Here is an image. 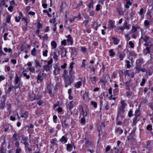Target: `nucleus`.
<instances>
[{
    "label": "nucleus",
    "instance_id": "f257e3e1",
    "mask_svg": "<svg viewBox=\"0 0 153 153\" xmlns=\"http://www.w3.org/2000/svg\"><path fill=\"white\" fill-rule=\"evenodd\" d=\"M74 64V63L72 62H71L70 64L68 69L70 76L64 78L65 87H67L68 85H71L74 79V76L71 74V73L72 71L73 65Z\"/></svg>",
    "mask_w": 153,
    "mask_h": 153
},
{
    "label": "nucleus",
    "instance_id": "f03ea898",
    "mask_svg": "<svg viewBox=\"0 0 153 153\" xmlns=\"http://www.w3.org/2000/svg\"><path fill=\"white\" fill-rule=\"evenodd\" d=\"M143 63V60L142 58H139L136 60L135 68L137 71L138 73L140 71H142L143 72L145 71V69L141 68L142 64Z\"/></svg>",
    "mask_w": 153,
    "mask_h": 153
},
{
    "label": "nucleus",
    "instance_id": "7ed1b4c3",
    "mask_svg": "<svg viewBox=\"0 0 153 153\" xmlns=\"http://www.w3.org/2000/svg\"><path fill=\"white\" fill-rule=\"evenodd\" d=\"M52 63L53 59L51 58V59L49 61H48L47 64L43 66L44 70L47 72L50 71L51 68H52Z\"/></svg>",
    "mask_w": 153,
    "mask_h": 153
},
{
    "label": "nucleus",
    "instance_id": "20e7f679",
    "mask_svg": "<svg viewBox=\"0 0 153 153\" xmlns=\"http://www.w3.org/2000/svg\"><path fill=\"white\" fill-rule=\"evenodd\" d=\"M117 12L119 16L123 15L124 11L122 9L121 5L120 4H118L116 7Z\"/></svg>",
    "mask_w": 153,
    "mask_h": 153
},
{
    "label": "nucleus",
    "instance_id": "39448f33",
    "mask_svg": "<svg viewBox=\"0 0 153 153\" xmlns=\"http://www.w3.org/2000/svg\"><path fill=\"white\" fill-rule=\"evenodd\" d=\"M127 21H125L123 23V27L124 29L127 30H129L130 27V25L128 24V18H127Z\"/></svg>",
    "mask_w": 153,
    "mask_h": 153
},
{
    "label": "nucleus",
    "instance_id": "423d86ee",
    "mask_svg": "<svg viewBox=\"0 0 153 153\" xmlns=\"http://www.w3.org/2000/svg\"><path fill=\"white\" fill-rule=\"evenodd\" d=\"M149 38V37L147 36L144 33L143 34L141 32V36L140 39H142L145 42H147Z\"/></svg>",
    "mask_w": 153,
    "mask_h": 153
},
{
    "label": "nucleus",
    "instance_id": "0eeeda50",
    "mask_svg": "<svg viewBox=\"0 0 153 153\" xmlns=\"http://www.w3.org/2000/svg\"><path fill=\"white\" fill-rule=\"evenodd\" d=\"M59 55V51H58L57 52L56 51L53 52V58L55 62H56L58 60V57Z\"/></svg>",
    "mask_w": 153,
    "mask_h": 153
},
{
    "label": "nucleus",
    "instance_id": "6e6552de",
    "mask_svg": "<svg viewBox=\"0 0 153 153\" xmlns=\"http://www.w3.org/2000/svg\"><path fill=\"white\" fill-rule=\"evenodd\" d=\"M80 110H81V113L80 114V116L81 117L82 115V117H85L87 116V113L85 111H84L83 109V107L82 106L80 108Z\"/></svg>",
    "mask_w": 153,
    "mask_h": 153
},
{
    "label": "nucleus",
    "instance_id": "1a4fd4ad",
    "mask_svg": "<svg viewBox=\"0 0 153 153\" xmlns=\"http://www.w3.org/2000/svg\"><path fill=\"white\" fill-rule=\"evenodd\" d=\"M124 1H125L126 3V4L124 5V7L125 8H128L129 6L132 4V3L131 2L130 0H123Z\"/></svg>",
    "mask_w": 153,
    "mask_h": 153
},
{
    "label": "nucleus",
    "instance_id": "9d476101",
    "mask_svg": "<svg viewBox=\"0 0 153 153\" xmlns=\"http://www.w3.org/2000/svg\"><path fill=\"white\" fill-rule=\"evenodd\" d=\"M125 111V109L119 107L118 111V113L119 115H123Z\"/></svg>",
    "mask_w": 153,
    "mask_h": 153
},
{
    "label": "nucleus",
    "instance_id": "9b49d317",
    "mask_svg": "<svg viewBox=\"0 0 153 153\" xmlns=\"http://www.w3.org/2000/svg\"><path fill=\"white\" fill-rule=\"evenodd\" d=\"M82 80L76 82L74 85V87L76 88H78L80 87L82 85Z\"/></svg>",
    "mask_w": 153,
    "mask_h": 153
},
{
    "label": "nucleus",
    "instance_id": "f8f14e48",
    "mask_svg": "<svg viewBox=\"0 0 153 153\" xmlns=\"http://www.w3.org/2000/svg\"><path fill=\"white\" fill-rule=\"evenodd\" d=\"M121 105L120 107L125 109L127 104L126 103L124 100H121L120 101Z\"/></svg>",
    "mask_w": 153,
    "mask_h": 153
},
{
    "label": "nucleus",
    "instance_id": "ddd939ff",
    "mask_svg": "<svg viewBox=\"0 0 153 153\" xmlns=\"http://www.w3.org/2000/svg\"><path fill=\"white\" fill-rule=\"evenodd\" d=\"M66 37L68 38L67 40V41L69 43H70L71 45H72L73 43V39L71 37V35H68Z\"/></svg>",
    "mask_w": 153,
    "mask_h": 153
},
{
    "label": "nucleus",
    "instance_id": "4468645a",
    "mask_svg": "<svg viewBox=\"0 0 153 153\" xmlns=\"http://www.w3.org/2000/svg\"><path fill=\"white\" fill-rule=\"evenodd\" d=\"M151 46V45H150L149 47H146V48L143 50V52L144 54H147V53H150V48Z\"/></svg>",
    "mask_w": 153,
    "mask_h": 153
},
{
    "label": "nucleus",
    "instance_id": "2eb2a0df",
    "mask_svg": "<svg viewBox=\"0 0 153 153\" xmlns=\"http://www.w3.org/2000/svg\"><path fill=\"white\" fill-rule=\"evenodd\" d=\"M68 105L69 106V109L71 110L75 105V103L73 101H70Z\"/></svg>",
    "mask_w": 153,
    "mask_h": 153
},
{
    "label": "nucleus",
    "instance_id": "dca6fc26",
    "mask_svg": "<svg viewBox=\"0 0 153 153\" xmlns=\"http://www.w3.org/2000/svg\"><path fill=\"white\" fill-rule=\"evenodd\" d=\"M100 24L98 23V22L97 21H96L94 22L93 24V27L95 30H97L98 27L100 26Z\"/></svg>",
    "mask_w": 153,
    "mask_h": 153
},
{
    "label": "nucleus",
    "instance_id": "f3484780",
    "mask_svg": "<svg viewBox=\"0 0 153 153\" xmlns=\"http://www.w3.org/2000/svg\"><path fill=\"white\" fill-rule=\"evenodd\" d=\"M119 56V57L120 60L122 61L123 60L125 56V53H121L119 52L118 53Z\"/></svg>",
    "mask_w": 153,
    "mask_h": 153
},
{
    "label": "nucleus",
    "instance_id": "a211bd4d",
    "mask_svg": "<svg viewBox=\"0 0 153 153\" xmlns=\"http://www.w3.org/2000/svg\"><path fill=\"white\" fill-rule=\"evenodd\" d=\"M21 80L20 78L18 76L17 74H16V77L15 80V85L17 84Z\"/></svg>",
    "mask_w": 153,
    "mask_h": 153
},
{
    "label": "nucleus",
    "instance_id": "6ab92c4d",
    "mask_svg": "<svg viewBox=\"0 0 153 153\" xmlns=\"http://www.w3.org/2000/svg\"><path fill=\"white\" fill-rule=\"evenodd\" d=\"M28 111H26L24 113L21 114L20 117H24L27 118L28 117Z\"/></svg>",
    "mask_w": 153,
    "mask_h": 153
},
{
    "label": "nucleus",
    "instance_id": "aec40b11",
    "mask_svg": "<svg viewBox=\"0 0 153 153\" xmlns=\"http://www.w3.org/2000/svg\"><path fill=\"white\" fill-rule=\"evenodd\" d=\"M60 141L64 143H65L67 142V139L65 136H63L60 140Z\"/></svg>",
    "mask_w": 153,
    "mask_h": 153
},
{
    "label": "nucleus",
    "instance_id": "412c9836",
    "mask_svg": "<svg viewBox=\"0 0 153 153\" xmlns=\"http://www.w3.org/2000/svg\"><path fill=\"white\" fill-rule=\"evenodd\" d=\"M72 146L71 144H68L67 145L66 149L68 151L70 152L72 149Z\"/></svg>",
    "mask_w": 153,
    "mask_h": 153
},
{
    "label": "nucleus",
    "instance_id": "4be33fe9",
    "mask_svg": "<svg viewBox=\"0 0 153 153\" xmlns=\"http://www.w3.org/2000/svg\"><path fill=\"white\" fill-rule=\"evenodd\" d=\"M43 79V78L42 76L41 75L38 74L37 76V83H40V81L42 80Z\"/></svg>",
    "mask_w": 153,
    "mask_h": 153
},
{
    "label": "nucleus",
    "instance_id": "5701e85b",
    "mask_svg": "<svg viewBox=\"0 0 153 153\" xmlns=\"http://www.w3.org/2000/svg\"><path fill=\"white\" fill-rule=\"evenodd\" d=\"M90 79L92 83H96V77L95 76H91L90 77Z\"/></svg>",
    "mask_w": 153,
    "mask_h": 153
},
{
    "label": "nucleus",
    "instance_id": "b1692460",
    "mask_svg": "<svg viewBox=\"0 0 153 153\" xmlns=\"http://www.w3.org/2000/svg\"><path fill=\"white\" fill-rule=\"evenodd\" d=\"M62 126L63 127L66 128L68 126V124L66 122V120H65L64 121L61 122Z\"/></svg>",
    "mask_w": 153,
    "mask_h": 153
},
{
    "label": "nucleus",
    "instance_id": "393cba45",
    "mask_svg": "<svg viewBox=\"0 0 153 153\" xmlns=\"http://www.w3.org/2000/svg\"><path fill=\"white\" fill-rule=\"evenodd\" d=\"M112 39L113 41L114 44L116 45H117L118 44L119 41L115 37H112Z\"/></svg>",
    "mask_w": 153,
    "mask_h": 153
},
{
    "label": "nucleus",
    "instance_id": "a878e982",
    "mask_svg": "<svg viewBox=\"0 0 153 153\" xmlns=\"http://www.w3.org/2000/svg\"><path fill=\"white\" fill-rule=\"evenodd\" d=\"M51 46L53 48H55L57 46V44L54 41H53L51 42Z\"/></svg>",
    "mask_w": 153,
    "mask_h": 153
},
{
    "label": "nucleus",
    "instance_id": "bb28decb",
    "mask_svg": "<svg viewBox=\"0 0 153 153\" xmlns=\"http://www.w3.org/2000/svg\"><path fill=\"white\" fill-rule=\"evenodd\" d=\"M119 31V32L120 33H122L125 29L122 26H119L117 29Z\"/></svg>",
    "mask_w": 153,
    "mask_h": 153
},
{
    "label": "nucleus",
    "instance_id": "cd10ccee",
    "mask_svg": "<svg viewBox=\"0 0 153 153\" xmlns=\"http://www.w3.org/2000/svg\"><path fill=\"white\" fill-rule=\"evenodd\" d=\"M57 142V140L56 138H53L51 140V143L53 145L56 144Z\"/></svg>",
    "mask_w": 153,
    "mask_h": 153
},
{
    "label": "nucleus",
    "instance_id": "c85d7f7f",
    "mask_svg": "<svg viewBox=\"0 0 153 153\" xmlns=\"http://www.w3.org/2000/svg\"><path fill=\"white\" fill-rule=\"evenodd\" d=\"M137 27H135L134 26H133L132 27V29L131 30V31L132 33H134L136 32L137 30Z\"/></svg>",
    "mask_w": 153,
    "mask_h": 153
},
{
    "label": "nucleus",
    "instance_id": "c756f323",
    "mask_svg": "<svg viewBox=\"0 0 153 153\" xmlns=\"http://www.w3.org/2000/svg\"><path fill=\"white\" fill-rule=\"evenodd\" d=\"M109 53V56L111 57H113L115 54V53L114 52L113 50L112 49H110Z\"/></svg>",
    "mask_w": 153,
    "mask_h": 153
},
{
    "label": "nucleus",
    "instance_id": "7c9ffc66",
    "mask_svg": "<svg viewBox=\"0 0 153 153\" xmlns=\"http://www.w3.org/2000/svg\"><path fill=\"white\" fill-rule=\"evenodd\" d=\"M115 132H118L119 134H121L123 132V130L122 129L118 128L116 129Z\"/></svg>",
    "mask_w": 153,
    "mask_h": 153
},
{
    "label": "nucleus",
    "instance_id": "2f4dec72",
    "mask_svg": "<svg viewBox=\"0 0 153 153\" xmlns=\"http://www.w3.org/2000/svg\"><path fill=\"white\" fill-rule=\"evenodd\" d=\"M85 144L87 147H88L90 145H92V143L90 142L88 140H87L85 142Z\"/></svg>",
    "mask_w": 153,
    "mask_h": 153
},
{
    "label": "nucleus",
    "instance_id": "473e14b6",
    "mask_svg": "<svg viewBox=\"0 0 153 153\" xmlns=\"http://www.w3.org/2000/svg\"><path fill=\"white\" fill-rule=\"evenodd\" d=\"M91 103L95 108H97V104L96 102L93 101H91Z\"/></svg>",
    "mask_w": 153,
    "mask_h": 153
},
{
    "label": "nucleus",
    "instance_id": "72a5a7b5",
    "mask_svg": "<svg viewBox=\"0 0 153 153\" xmlns=\"http://www.w3.org/2000/svg\"><path fill=\"white\" fill-rule=\"evenodd\" d=\"M35 66L36 67H39V68H40L41 67V65L40 64V63L39 62L36 60H35Z\"/></svg>",
    "mask_w": 153,
    "mask_h": 153
},
{
    "label": "nucleus",
    "instance_id": "f704fd0d",
    "mask_svg": "<svg viewBox=\"0 0 153 153\" xmlns=\"http://www.w3.org/2000/svg\"><path fill=\"white\" fill-rule=\"evenodd\" d=\"M36 52V48H34L31 51V54L33 56H35Z\"/></svg>",
    "mask_w": 153,
    "mask_h": 153
},
{
    "label": "nucleus",
    "instance_id": "c9c22d12",
    "mask_svg": "<svg viewBox=\"0 0 153 153\" xmlns=\"http://www.w3.org/2000/svg\"><path fill=\"white\" fill-rule=\"evenodd\" d=\"M125 62L126 63V67L127 68H130L131 66L130 61L129 60H127Z\"/></svg>",
    "mask_w": 153,
    "mask_h": 153
},
{
    "label": "nucleus",
    "instance_id": "e433bc0d",
    "mask_svg": "<svg viewBox=\"0 0 153 153\" xmlns=\"http://www.w3.org/2000/svg\"><path fill=\"white\" fill-rule=\"evenodd\" d=\"M126 94L127 97L130 98L132 94L130 91H127L126 93Z\"/></svg>",
    "mask_w": 153,
    "mask_h": 153
},
{
    "label": "nucleus",
    "instance_id": "4c0bfd02",
    "mask_svg": "<svg viewBox=\"0 0 153 153\" xmlns=\"http://www.w3.org/2000/svg\"><path fill=\"white\" fill-rule=\"evenodd\" d=\"M140 110L138 109H136L135 112V116L136 117H139L140 115L139 113Z\"/></svg>",
    "mask_w": 153,
    "mask_h": 153
},
{
    "label": "nucleus",
    "instance_id": "58836bf2",
    "mask_svg": "<svg viewBox=\"0 0 153 153\" xmlns=\"http://www.w3.org/2000/svg\"><path fill=\"white\" fill-rule=\"evenodd\" d=\"M88 92H86V91H85L84 94L82 95L83 99L85 100V98H86L88 96Z\"/></svg>",
    "mask_w": 153,
    "mask_h": 153
},
{
    "label": "nucleus",
    "instance_id": "ea45409f",
    "mask_svg": "<svg viewBox=\"0 0 153 153\" xmlns=\"http://www.w3.org/2000/svg\"><path fill=\"white\" fill-rule=\"evenodd\" d=\"M0 153H6V149L3 146L0 147Z\"/></svg>",
    "mask_w": 153,
    "mask_h": 153
},
{
    "label": "nucleus",
    "instance_id": "a19ab883",
    "mask_svg": "<svg viewBox=\"0 0 153 153\" xmlns=\"http://www.w3.org/2000/svg\"><path fill=\"white\" fill-rule=\"evenodd\" d=\"M93 1L91 0L90 1V3L88 5V6L89 8H93V4H94Z\"/></svg>",
    "mask_w": 153,
    "mask_h": 153
},
{
    "label": "nucleus",
    "instance_id": "79ce46f5",
    "mask_svg": "<svg viewBox=\"0 0 153 153\" xmlns=\"http://www.w3.org/2000/svg\"><path fill=\"white\" fill-rule=\"evenodd\" d=\"M137 117H136L135 116L133 118V125H136L137 122Z\"/></svg>",
    "mask_w": 153,
    "mask_h": 153
},
{
    "label": "nucleus",
    "instance_id": "37998d69",
    "mask_svg": "<svg viewBox=\"0 0 153 153\" xmlns=\"http://www.w3.org/2000/svg\"><path fill=\"white\" fill-rule=\"evenodd\" d=\"M68 72L67 71L66 69H64V73L62 75V76L64 78L68 77L67 76V74H68Z\"/></svg>",
    "mask_w": 153,
    "mask_h": 153
},
{
    "label": "nucleus",
    "instance_id": "c03bdc74",
    "mask_svg": "<svg viewBox=\"0 0 153 153\" xmlns=\"http://www.w3.org/2000/svg\"><path fill=\"white\" fill-rule=\"evenodd\" d=\"M72 52L74 53H77V49L76 48H75L74 47H72L71 48Z\"/></svg>",
    "mask_w": 153,
    "mask_h": 153
},
{
    "label": "nucleus",
    "instance_id": "a18cd8bd",
    "mask_svg": "<svg viewBox=\"0 0 153 153\" xmlns=\"http://www.w3.org/2000/svg\"><path fill=\"white\" fill-rule=\"evenodd\" d=\"M114 22H112V21H111L109 24V28H113L114 26Z\"/></svg>",
    "mask_w": 153,
    "mask_h": 153
},
{
    "label": "nucleus",
    "instance_id": "49530a36",
    "mask_svg": "<svg viewBox=\"0 0 153 153\" xmlns=\"http://www.w3.org/2000/svg\"><path fill=\"white\" fill-rule=\"evenodd\" d=\"M81 50L83 53H85L87 52V48L85 47H82L81 48Z\"/></svg>",
    "mask_w": 153,
    "mask_h": 153
},
{
    "label": "nucleus",
    "instance_id": "de8ad7c7",
    "mask_svg": "<svg viewBox=\"0 0 153 153\" xmlns=\"http://www.w3.org/2000/svg\"><path fill=\"white\" fill-rule=\"evenodd\" d=\"M118 151L119 150L116 147L114 148L112 150V153H118Z\"/></svg>",
    "mask_w": 153,
    "mask_h": 153
},
{
    "label": "nucleus",
    "instance_id": "09e8293b",
    "mask_svg": "<svg viewBox=\"0 0 153 153\" xmlns=\"http://www.w3.org/2000/svg\"><path fill=\"white\" fill-rule=\"evenodd\" d=\"M133 111L131 109H130L129 111L128 112V117H131V116H133Z\"/></svg>",
    "mask_w": 153,
    "mask_h": 153
},
{
    "label": "nucleus",
    "instance_id": "8fccbe9b",
    "mask_svg": "<svg viewBox=\"0 0 153 153\" xmlns=\"http://www.w3.org/2000/svg\"><path fill=\"white\" fill-rule=\"evenodd\" d=\"M16 153H21L22 152L21 148H17L16 149Z\"/></svg>",
    "mask_w": 153,
    "mask_h": 153
},
{
    "label": "nucleus",
    "instance_id": "3c124183",
    "mask_svg": "<svg viewBox=\"0 0 153 153\" xmlns=\"http://www.w3.org/2000/svg\"><path fill=\"white\" fill-rule=\"evenodd\" d=\"M129 45L131 48H133L134 46V43L131 41H130L129 42Z\"/></svg>",
    "mask_w": 153,
    "mask_h": 153
},
{
    "label": "nucleus",
    "instance_id": "603ef678",
    "mask_svg": "<svg viewBox=\"0 0 153 153\" xmlns=\"http://www.w3.org/2000/svg\"><path fill=\"white\" fill-rule=\"evenodd\" d=\"M81 123L84 124L85 123V117H82L81 119Z\"/></svg>",
    "mask_w": 153,
    "mask_h": 153
},
{
    "label": "nucleus",
    "instance_id": "864d4df0",
    "mask_svg": "<svg viewBox=\"0 0 153 153\" xmlns=\"http://www.w3.org/2000/svg\"><path fill=\"white\" fill-rule=\"evenodd\" d=\"M23 75L24 77H26L27 79H29L30 78V76L29 75H27L26 73H23Z\"/></svg>",
    "mask_w": 153,
    "mask_h": 153
},
{
    "label": "nucleus",
    "instance_id": "5fc2aeb1",
    "mask_svg": "<svg viewBox=\"0 0 153 153\" xmlns=\"http://www.w3.org/2000/svg\"><path fill=\"white\" fill-rule=\"evenodd\" d=\"M4 51L5 52H7L8 51L9 53H10L12 51V49L9 48L8 49L6 48H4Z\"/></svg>",
    "mask_w": 153,
    "mask_h": 153
},
{
    "label": "nucleus",
    "instance_id": "6e6d98bb",
    "mask_svg": "<svg viewBox=\"0 0 153 153\" xmlns=\"http://www.w3.org/2000/svg\"><path fill=\"white\" fill-rule=\"evenodd\" d=\"M48 51L47 50H45V51L43 52V55L44 56L46 57L47 56V53Z\"/></svg>",
    "mask_w": 153,
    "mask_h": 153
},
{
    "label": "nucleus",
    "instance_id": "4d7b16f0",
    "mask_svg": "<svg viewBox=\"0 0 153 153\" xmlns=\"http://www.w3.org/2000/svg\"><path fill=\"white\" fill-rule=\"evenodd\" d=\"M146 129L148 130L151 131L152 129V126L151 125H148L146 127Z\"/></svg>",
    "mask_w": 153,
    "mask_h": 153
},
{
    "label": "nucleus",
    "instance_id": "13d9d810",
    "mask_svg": "<svg viewBox=\"0 0 153 153\" xmlns=\"http://www.w3.org/2000/svg\"><path fill=\"white\" fill-rule=\"evenodd\" d=\"M29 70L30 72H31L32 73L34 72L35 71V69L33 67H31L29 68Z\"/></svg>",
    "mask_w": 153,
    "mask_h": 153
},
{
    "label": "nucleus",
    "instance_id": "bf43d9fd",
    "mask_svg": "<svg viewBox=\"0 0 153 153\" xmlns=\"http://www.w3.org/2000/svg\"><path fill=\"white\" fill-rule=\"evenodd\" d=\"M105 108L106 110H107L109 109V104L107 102H105Z\"/></svg>",
    "mask_w": 153,
    "mask_h": 153
},
{
    "label": "nucleus",
    "instance_id": "052dcab7",
    "mask_svg": "<svg viewBox=\"0 0 153 153\" xmlns=\"http://www.w3.org/2000/svg\"><path fill=\"white\" fill-rule=\"evenodd\" d=\"M26 150H27L28 152L29 153H31V151H32V149L30 147H27V148H26L25 149Z\"/></svg>",
    "mask_w": 153,
    "mask_h": 153
},
{
    "label": "nucleus",
    "instance_id": "680f3d73",
    "mask_svg": "<svg viewBox=\"0 0 153 153\" xmlns=\"http://www.w3.org/2000/svg\"><path fill=\"white\" fill-rule=\"evenodd\" d=\"M10 18H11V16L10 15H8L7 16V21H6L8 23H9L10 22Z\"/></svg>",
    "mask_w": 153,
    "mask_h": 153
},
{
    "label": "nucleus",
    "instance_id": "e2e57ef3",
    "mask_svg": "<svg viewBox=\"0 0 153 153\" xmlns=\"http://www.w3.org/2000/svg\"><path fill=\"white\" fill-rule=\"evenodd\" d=\"M144 24L145 26L146 27L149 25V22L148 21L145 20L144 22Z\"/></svg>",
    "mask_w": 153,
    "mask_h": 153
},
{
    "label": "nucleus",
    "instance_id": "0e129e2a",
    "mask_svg": "<svg viewBox=\"0 0 153 153\" xmlns=\"http://www.w3.org/2000/svg\"><path fill=\"white\" fill-rule=\"evenodd\" d=\"M99 82H102L104 84V85H105L106 83L107 82V81L104 80L102 79H100V80Z\"/></svg>",
    "mask_w": 153,
    "mask_h": 153
},
{
    "label": "nucleus",
    "instance_id": "69168bd1",
    "mask_svg": "<svg viewBox=\"0 0 153 153\" xmlns=\"http://www.w3.org/2000/svg\"><path fill=\"white\" fill-rule=\"evenodd\" d=\"M100 6H101V5L100 4H97L96 6V10L97 11L99 10L100 9Z\"/></svg>",
    "mask_w": 153,
    "mask_h": 153
},
{
    "label": "nucleus",
    "instance_id": "338daca9",
    "mask_svg": "<svg viewBox=\"0 0 153 153\" xmlns=\"http://www.w3.org/2000/svg\"><path fill=\"white\" fill-rule=\"evenodd\" d=\"M57 119V117L55 115H54L53 117V122L55 123H56V120Z\"/></svg>",
    "mask_w": 153,
    "mask_h": 153
},
{
    "label": "nucleus",
    "instance_id": "774afa93",
    "mask_svg": "<svg viewBox=\"0 0 153 153\" xmlns=\"http://www.w3.org/2000/svg\"><path fill=\"white\" fill-rule=\"evenodd\" d=\"M149 107L153 111V101L149 103Z\"/></svg>",
    "mask_w": 153,
    "mask_h": 153
}]
</instances>
